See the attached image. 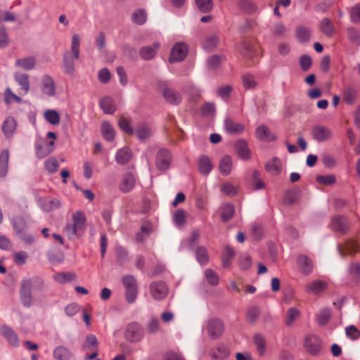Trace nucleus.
I'll use <instances>...</instances> for the list:
<instances>
[{
  "label": "nucleus",
  "mask_w": 360,
  "mask_h": 360,
  "mask_svg": "<svg viewBox=\"0 0 360 360\" xmlns=\"http://www.w3.org/2000/svg\"><path fill=\"white\" fill-rule=\"evenodd\" d=\"M238 49L240 53L248 59L253 58L256 52L255 43L250 40L242 41Z\"/></svg>",
  "instance_id": "a211bd4d"
},
{
  "label": "nucleus",
  "mask_w": 360,
  "mask_h": 360,
  "mask_svg": "<svg viewBox=\"0 0 360 360\" xmlns=\"http://www.w3.org/2000/svg\"><path fill=\"white\" fill-rule=\"evenodd\" d=\"M4 100L7 105L13 102L17 103H20L22 102L21 97L14 94L9 87L6 88L4 91Z\"/></svg>",
  "instance_id": "a19ab883"
},
{
  "label": "nucleus",
  "mask_w": 360,
  "mask_h": 360,
  "mask_svg": "<svg viewBox=\"0 0 360 360\" xmlns=\"http://www.w3.org/2000/svg\"><path fill=\"white\" fill-rule=\"evenodd\" d=\"M235 256L234 250L227 246L224 250V253L221 258V262L224 267L227 268L231 265V261Z\"/></svg>",
  "instance_id": "79ce46f5"
},
{
  "label": "nucleus",
  "mask_w": 360,
  "mask_h": 360,
  "mask_svg": "<svg viewBox=\"0 0 360 360\" xmlns=\"http://www.w3.org/2000/svg\"><path fill=\"white\" fill-rule=\"evenodd\" d=\"M218 44V37L216 35H212L207 37L203 43V48L206 50H212Z\"/></svg>",
  "instance_id": "680f3d73"
},
{
  "label": "nucleus",
  "mask_w": 360,
  "mask_h": 360,
  "mask_svg": "<svg viewBox=\"0 0 360 360\" xmlns=\"http://www.w3.org/2000/svg\"><path fill=\"white\" fill-rule=\"evenodd\" d=\"M8 150H3L0 154V177L6 176L8 173Z\"/></svg>",
  "instance_id": "473e14b6"
},
{
  "label": "nucleus",
  "mask_w": 360,
  "mask_h": 360,
  "mask_svg": "<svg viewBox=\"0 0 360 360\" xmlns=\"http://www.w3.org/2000/svg\"><path fill=\"white\" fill-rule=\"evenodd\" d=\"M135 134L139 140L145 141L152 136V130L146 124L140 123L135 127Z\"/></svg>",
  "instance_id": "393cba45"
},
{
  "label": "nucleus",
  "mask_w": 360,
  "mask_h": 360,
  "mask_svg": "<svg viewBox=\"0 0 360 360\" xmlns=\"http://www.w3.org/2000/svg\"><path fill=\"white\" fill-rule=\"evenodd\" d=\"M242 82L244 88L246 89H254L257 84L254 77L249 74L242 76Z\"/></svg>",
  "instance_id": "5fc2aeb1"
},
{
  "label": "nucleus",
  "mask_w": 360,
  "mask_h": 360,
  "mask_svg": "<svg viewBox=\"0 0 360 360\" xmlns=\"http://www.w3.org/2000/svg\"><path fill=\"white\" fill-rule=\"evenodd\" d=\"M53 356L58 360H70L71 353L66 347L59 346L54 349Z\"/></svg>",
  "instance_id": "ea45409f"
},
{
  "label": "nucleus",
  "mask_w": 360,
  "mask_h": 360,
  "mask_svg": "<svg viewBox=\"0 0 360 360\" xmlns=\"http://www.w3.org/2000/svg\"><path fill=\"white\" fill-rule=\"evenodd\" d=\"M235 147L237 154L241 159L247 160L250 158L251 153L245 140L241 139L236 141Z\"/></svg>",
  "instance_id": "a878e982"
},
{
  "label": "nucleus",
  "mask_w": 360,
  "mask_h": 360,
  "mask_svg": "<svg viewBox=\"0 0 360 360\" xmlns=\"http://www.w3.org/2000/svg\"><path fill=\"white\" fill-rule=\"evenodd\" d=\"M224 127L229 134H240L244 131V125L234 122L230 118H226L224 120Z\"/></svg>",
  "instance_id": "4be33fe9"
},
{
  "label": "nucleus",
  "mask_w": 360,
  "mask_h": 360,
  "mask_svg": "<svg viewBox=\"0 0 360 360\" xmlns=\"http://www.w3.org/2000/svg\"><path fill=\"white\" fill-rule=\"evenodd\" d=\"M86 348L93 351L91 355L86 356L85 360H92L98 356L97 345L98 340L94 335H89L86 338Z\"/></svg>",
  "instance_id": "412c9836"
},
{
  "label": "nucleus",
  "mask_w": 360,
  "mask_h": 360,
  "mask_svg": "<svg viewBox=\"0 0 360 360\" xmlns=\"http://www.w3.org/2000/svg\"><path fill=\"white\" fill-rule=\"evenodd\" d=\"M135 176L131 172H127L124 174L122 180L120 184V189L123 193L131 191L135 185Z\"/></svg>",
  "instance_id": "6ab92c4d"
},
{
  "label": "nucleus",
  "mask_w": 360,
  "mask_h": 360,
  "mask_svg": "<svg viewBox=\"0 0 360 360\" xmlns=\"http://www.w3.org/2000/svg\"><path fill=\"white\" fill-rule=\"evenodd\" d=\"M234 207L231 204H226L221 208V218L223 221H229L233 216Z\"/></svg>",
  "instance_id": "49530a36"
},
{
  "label": "nucleus",
  "mask_w": 360,
  "mask_h": 360,
  "mask_svg": "<svg viewBox=\"0 0 360 360\" xmlns=\"http://www.w3.org/2000/svg\"><path fill=\"white\" fill-rule=\"evenodd\" d=\"M205 276L207 283L213 286L218 285L219 277L218 275L211 269H207L205 271Z\"/></svg>",
  "instance_id": "864d4df0"
},
{
  "label": "nucleus",
  "mask_w": 360,
  "mask_h": 360,
  "mask_svg": "<svg viewBox=\"0 0 360 360\" xmlns=\"http://www.w3.org/2000/svg\"><path fill=\"white\" fill-rule=\"evenodd\" d=\"M172 159L170 151L166 148H161L157 153L155 165L159 170L166 171L171 165Z\"/></svg>",
  "instance_id": "0eeeda50"
},
{
  "label": "nucleus",
  "mask_w": 360,
  "mask_h": 360,
  "mask_svg": "<svg viewBox=\"0 0 360 360\" xmlns=\"http://www.w3.org/2000/svg\"><path fill=\"white\" fill-rule=\"evenodd\" d=\"M117 263L122 266L128 260V252L121 246H117L115 248Z\"/></svg>",
  "instance_id": "c03bdc74"
},
{
  "label": "nucleus",
  "mask_w": 360,
  "mask_h": 360,
  "mask_svg": "<svg viewBox=\"0 0 360 360\" xmlns=\"http://www.w3.org/2000/svg\"><path fill=\"white\" fill-rule=\"evenodd\" d=\"M197 167L199 172L205 176L208 175L213 169V165L210 158L205 155L199 157Z\"/></svg>",
  "instance_id": "ddd939ff"
},
{
  "label": "nucleus",
  "mask_w": 360,
  "mask_h": 360,
  "mask_svg": "<svg viewBox=\"0 0 360 360\" xmlns=\"http://www.w3.org/2000/svg\"><path fill=\"white\" fill-rule=\"evenodd\" d=\"M11 223L19 238L28 244H31L35 241L34 237L27 233V224L22 217H15L13 218Z\"/></svg>",
  "instance_id": "20e7f679"
},
{
  "label": "nucleus",
  "mask_w": 360,
  "mask_h": 360,
  "mask_svg": "<svg viewBox=\"0 0 360 360\" xmlns=\"http://www.w3.org/2000/svg\"><path fill=\"white\" fill-rule=\"evenodd\" d=\"M27 257V254L23 251L17 252L13 255V261L18 265H22L25 264Z\"/></svg>",
  "instance_id": "0e129e2a"
},
{
  "label": "nucleus",
  "mask_w": 360,
  "mask_h": 360,
  "mask_svg": "<svg viewBox=\"0 0 360 360\" xmlns=\"http://www.w3.org/2000/svg\"><path fill=\"white\" fill-rule=\"evenodd\" d=\"M331 226L334 231L340 233H345L349 230V224L347 218L341 215L333 218Z\"/></svg>",
  "instance_id": "4468645a"
},
{
  "label": "nucleus",
  "mask_w": 360,
  "mask_h": 360,
  "mask_svg": "<svg viewBox=\"0 0 360 360\" xmlns=\"http://www.w3.org/2000/svg\"><path fill=\"white\" fill-rule=\"evenodd\" d=\"M351 21L354 23L360 22V4L354 5L350 11Z\"/></svg>",
  "instance_id": "69168bd1"
},
{
  "label": "nucleus",
  "mask_w": 360,
  "mask_h": 360,
  "mask_svg": "<svg viewBox=\"0 0 360 360\" xmlns=\"http://www.w3.org/2000/svg\"><path fill=\"white\" fill-rule=\"evenodd\" d=\"M163 96L168 103L174 105L179 104L181 101V95L172 89H165Z\"/></svg>",
  "instance_id": "72a5a7b5"
},
{
  "label": "nucleus",
  "mask_w": 360,
  "mask_h": 360,
  "mask_svg": "<svg viewBox=\"0 0 360 360\" xmlns=\"http://www.w3.org/2000/svg\"><path fill=\"white\" fill-rule=\"evenodd\" d=\"M349 272L354 280L360 281V263H353L351 264Z\"/></svg>",
  "instance_id": "e2e57ef3"
},
{
  "label": "nucleus",
  "mask_w": 360,
  "mask_h": 360,
  "mask_svg": "<svg viewBox=\"0 0 360 360\" xmlns=\"http://www.w3.org/2000/svg\"><path fill=\"white\" fill-rule=\"evenodd\" d=\"M147 14L145 10L138 9L132 14V20L134 22L143 25L146 21Z\"/></svg>",
  "instance_id": "3c124183"
},
{
  "label": "nucleus",
  "mask_w": 360,
  "mask_h": 360,
  "mask_svg": "<svg viewBox=\"0 0 360 360\" xmlns=\"http://www.w3.org/2000/svg\"><path fill=\"white\" fill-rule=\"evenodd\" d=\"M327 288V283L321 280H316L307 284L306 289L309 292L319 294Z\"/></svg>",
  "instance_id": "c756f323"
},
{
  "label": "nucleus",
  "mask_w": 360,
  "mask_h": 360,
  "mask_svg": "<svg viewBox=\"0 0 360 360\" xmlns=\"http://www.w3.org/2000/svg\"><path fill=\"white\" fill-rule=\"evenodd\" d=\"M151 296L157 300L164 299L168 292L167 285L163 281H155L150 283L149 286Z\"/></svg>",
  "instance_id": "9d476101"
},
{
  "label": "nucleus",
  "mask_w": 360,
  "mask_h": 360,
  "mask_svg": "<svg viewBox=\"0 0 360 360\" xmlns=\"http://www.w3.org/2000/svg\"><path fill=\"white\" fill-rule=\"evenodd\" d=\"M256 136L262 141H272L275 139L274 135L271 133L270 129L265 125H260L256 129Z\"/></svg>",
  "instance_id": "c85d7f7f"
},
{
  "label": "nucleus",
  "mask_w": 360,
  "mask_h": 360,
  "mask_svg": "<svg viewBox=\"0 0 360 360\" xmlns=\"http://www.w3.org/2000/svg\"><path fill=\"white\" fill-rule=\"evenodd\" d=\"M122 283L126 289L137 288L136 278L131 275H127L122 277Z\"/></svg>",
  "instance_id": "052dcab7"
},
{
  "label": "nucleus",
  "mask_w": 360,
  "mask_h": 360,
  "mask_svg": "<svg viewBox=\"0 0 360 360\" xmlns=\"http://www.w3.org/2000/svg\"><path fill=\"white\" fill-rule=\"evenodd\" d=\"M347 35L351 41L359 43L360 41V30L354 27L347 29Z\"/></svg>",
  "instance_id": "774afa93"
},
{
  "label": "nucleus",
  "mask_w": 360,
  "mask_h": 360,
  "mask_svg": "<svg viewBox=\"0 0 360 360\" xmlns=\"http://www.w3.org/2000/svg\"><path fill=\"white\" fill-rule=\"evenodd\" d=\"M338 248L341 256L345 257L348 254L352 255L357 252L359 251V245L355 240L349 239L345 243L339 244Z\"/></svg>",
  "instance_id": "f8f14e48"
},
{
  "label": "nucleus",
  "mask_w": 360,
  "mask_h": 360,
  "mask_svg": "<svg viewBox=\"0 0 360 360\" xmlns=\"http://www.w3.org/2000/svg\"><path fill=\"white\" fill-rule=\"evenodd\" d=\"M196 6L202 13H207L212 8V0H195Z\"/></svg>",
  "instance_id": "6e6d98bb"
},
{
  "label": "nucleus",
  "mask_w": 360,
  "mask_h": 360,
  "mask_svg": "<svg viewBox=\"0 0 360 360\" xmlns=\"http://www.w3.org/2000/svg\"><path fill=\"white\" fill-rule=\"evenodd\" d=\"M14 79L20 86V91L23 95H26L30 91L29 75L21 72H16L14 74Z\"/></svg>",
  "instance_id": "dca6fc26"
},
{
  "label": "nucleus",
  "mask_w": 360,
  "mask_h": 360,
  "mask_svg": "<svg viewBox=\"0 0 360 360\" xmlns=\"http://www.w3.org/2000/svg\"><path fill=\"white\" fill-rule=\"evenodd\" d=\"M342 98L347 104H353L356 98V90L352 86L345 87L343 91Z\"/></svg>",
  "instance_id": "4c0bfd02"
},
{
  "label": "nucleus",
  "mask_w": 360,
  "mask_h": 360,
  "mask_svg": "<svg viewBox=\"0 0 360 360\" xmlns=\"http://www.w3.org/2000/svg\"><path fill=\"white\" fill-rule=\"evenodd\" d=\"M118 124L120 129L128 135H132L134 131L131 127V124L125 117H122L119 119Z\"/></svg>",
  "instance_id": "4d7b16f0"
},
{
  "label": "nucleus",
  "mask_w": 360,
  "mask_h": 360,
  "mask_svg": "<svg viewBox=\"0 0 360 360\" xmlns=\"http://www.w3.org/2000/svg\"><path fill=\"white\" fill-rule=\"evenodd\" d=\"M207 332L208 335L212 339H217L220 337L224 332L222 321L217 318L210 319L207 321Z\"/></svg>",
  "instance_id": "1a4fd4ad"
},
{
  "label": "nucleus",
  "mask_w": 360,
  "mask_h": 360,
  "mask_svg": "<svg viewBox=\"0 0 360 360\" xmlns=\"http://www.w3.org/2000/svg\"><path fill=\"white\" fill-rule=\"evenodd\" d=\"M229 354L230 352L227 347L224 345H219L211 351L210 355L213 359L224 360Z\"/></svg>",
  "instance_id": "2f4dec72"
},
{
  "label": "nucleus",
  "mask_w": 360,
  "mask_h": 360,
  "mask_svg": "<svg viewBox=\"0 0 360 360\" xmlns=\"http://www.w3.org/2000/svg\"><path fill=\"white\" fill-rule=\"evenodd\" d=\"M42 92L48 96H53L56 94V86L53 78L45 75L41 78Z\"/></svg>",
  "instance_id": "2eb2a0df"
},
{
  "label": "nucleus",
  "mask_w": 360,
  "mask_h": 360,
  "mask_svg": "<svg viewBox=\"0 0 360 360\" xmlns=\"http://www.w3.org/2000/svg\"><path fill=\"white\" fill-rule=\"evenodd\" d=\"M321 340L314 334L307 335L304 340V347L311 355L319 354L321 350Z\"/></svg>",
  "instance_id": "6e6552de"
},
{
  "label": "nucleus",
  "mask_w": 360,
  "mask_h": 360,
  "mask_svg": "<svg viewBox=\"0 0 360 360\" xmlns=\"http://www.w3.org/2000/svg\"><path fill=\"white\" fill-rule=\"evenodd\" d=\"M297 264L301 269V271L305 274L309 275L313 270L312 261L306 255H300L297 257Z\"/></svg>",
  "instance_id": "5701e85b"
},
{
  "label": "nucleus",
  "mask_w": 360,
  "mask_h": 360,
  "mask_svg": "<svg viewBox=\"0 0 360 360\" xmlns=\"http://www.w3.org/2000/svg\"><path fill=\"white\" fill-rule=\"evenodd\" d=\"M300 313L298 309L294 307L290 308L286 314L285 323L288 326H291L293 322L299 317Z\"/></svg>",
  "instance_id": "603ef678"
},
{
  "label": "nucleus",
  "mask_w": 360,
  "mask_h": 360,
  "mask_svg": "<svg viewBox=\"0 0 360 360\" xmlns=\"http://www.w3.org/2000/svg\"><path fill=\"white\" fill-rule=\"evenodd\" d=\"M75 275L70 272H61L53 276L54 280L59 283H65L72 281Z\"/></svg>",
  "instance_id": "8fccbe9b"
},
{
  "label": "nucleus",
  "mask_w": 360,
  "mask_h": 360,
  "mask_svg": "<svg viewBox=\"0 0 360 360\" xmlns=\"http://www.w3.org/2000/svg\"><path fill=\"white\" fill-rule=\"evenodd\" d=\"M81 38L78 34H74L71 38L70 51L64 53L62 68L63 71L72 75L75 70V60H78L80 56Z\"/></svg>",
  "instance_id": "f03ea898"
},
{
  "label": "nucleus",
  "mask_w": 360,
  "mask_h": 360,
  "mask_svg": "<svg viewBox=\"0 0 360 360\" xmlns=\"http://www.w3.org/2000/svg\"><path fill=\"white\" fill-rule=\"evenodd\" d=\"M159 43H154L153 46H147L141 49L140 55L143 60L152 59L156 53L157 50L159 49Z\"/></svg>",
  "instance_id": "cd10ccee"
},
{
  "label": "nucleus",
  "mask_w": 360,
  "mask_h": 360,
  "mask_svg": "<svg viewBox=\"0 0 360 360\" xmlns=\"http://www.w3.org/2000/svg\"><path fill=\"white\" fill-rule=\"evenodd\" d=\"M131 158V153L128 148H123L119 150L115 155V160L120 165H125Z\"/></svg>",
  "instance_id": "f704fd0d"
},
{
  "label": "nucleus",
  "mask_w": 360,
  "mask_h": 360,
  "mask_svg": "<svg viewBox=\"0 0 360 360\" xmlns=\"http://www.w3.org/2000/svg\"><path fill=\"white\" fill-rule=\"evenodd\" d=\"M45 120L53 125H57L60 122V115L55 110H47L44 112Z\"/></svg>",
  "instance_id": "37998d69"
},
{
  "label": "nucleus",
  "mask_w": 360,
  "mask_h": 360,
  "mask_svg": "<svg viewBox=\"0 0 360 360\" xmlns=\"http://www.w3.org/2000/svg\"><path fill=\"white\" fill-rule=\"evenodd\" d=\"M310 31L307 27L300 26L296 30V36L299 41L304 43L310 39Z\"/></svg>",
  "instance_id": "a18cd8bd"
},
{
  "label": "nucleus",
  "mask_w": 360,
  "mask_h": 360,
  "mask_svg": "<svg viewBox=\"0 0 360 360\" xmlns=\"http://www.w3.org/2000/svg\"><path fill=\"white\" fill-rule=\"evenodd\" d=\"M100 107L106 114H112L115 110V104L111 97H103L100 101Z\"/></svg>",
  "instance_id": "7c9ffc66"
},
{
  "label": "nucleus",
  "mask_w": 360,
  "mask_h": 360,
  "mask_svg": "<svg viewBox=\"0 0 360 360\" xmlns=\"http://www.w3.org/2000/svg\"><path fill=\"white\" fill-rule=\"evenodd\" d=\"M101 132L103 138L108 141H112L115 137V131L108 122H103L101 124Z\"/></svg>",
  "instance_id": "58836bf2"
},
{
  "label": "nucleus",
  "mask_w": 360,
  "mask_h": 360,
  "mask_svg": "<svg viewBox=\"0 0 360 360\" xmlns=\"http://www.w3.org/2000/svg\"><path fill=\"white\" fill-rule=\"evenodd\" d=\"M188 51L187 46L184 43L176 44L171 51L169 61L177 62L183 60L186 56Z\"/></svg>",
  "instance_id": "9b49d317"
},
{
  "label": "nucleus",
  "mask_w": 360,
  "mask_h": 360,
  "mask_svg": "<svg viewBox=\"0 0 360 360\" xmlns=\"http://www.w3.org/2000/svg\"><path fill=\"white\" fill-rule=\"evenodd\" d=\"M44 289V281L38 276L27 277L22 279L19 290L20 300L25 308H30L33 304L34 292H41Z\"/></svg>",
  "instance_id": "f257e3e1"
},
{
  "label": "nucleus",
  "mask_w": 360,
  "mask_h": 360,
  "mask_svg": "<svg viewBox=\"0 0 360 360\" xmlns=\"http://www.w3.org/2000/svg\"><path fill=\"white\" fill-rule=\"evenodd\" d=\"M16 125V121L13 117H8L6 118L1 127L2 131L6 137L10 138L13 135Z\"/></svg>",
  "instance_id": "b1692460"
},
{
  "label": "nucleus",
  "mask_w": 360,
  "mask_h": 360,
  "mask_svg": "<svg viewBox=\"0 0 360 360\" xmlns=\"http://www.w3.org/2000/svg\"><path fill=\"white\" fill-rule=\"evenodd\" d=\"M320 29L325 35L331 37L334 33L335 27L331 20L326 18L320 22Z\"/></svg>",
  "instance_id": "e433bc0d"
},
{
  "label": "nucleus",
  "mask_w": 360,
  "mask_h": 360,
  "mask_svg": "<svg viewBox=\"0 0 360 360\" xmlns=\"http://www.w3.org/2000/svg\"><path fill=\"white\" fill-rule=\"evenodd\" d=\"M280 160L278 158H274L271 161L266 163V169L272 174H277L280 169Z\"/></svg>",
  "instance_id": "bf43d9fd"
},
{
  "label": "nucleus",
  "mask_w": 360,
  "mask_h": 360,
  "mask_svg": "<svg viewBox=\"0 0 360 360\" xmlns=\"http://www.w3.org/2000/svg\"><path fill=\"white\" fill-rule=\"evenodd\" d=\"M86 224V217L82 212H76L72 214V222L68 224L64 231L70 239L74 237H80L84 229Z\"/></svg>",
  "instance_id": "7ed1b4c3"
},
{
  "label": "nucleus",
  "mask_w": 360,
  "mask_h": 360,
  "mask_svg": "<svg viewBox=\"0 0 360 360\" xmlns=\"http://www.w3.org/2000/svg\"><path fill=\"white\" fill-rule=\"evenodd\" d=\"M259 315L260 311L257 307H250L247 311V320L250 323H255Z\"/></svg>",
  "instance_id": "13d9d810"
},
{
  "label": "nucleus",
  "mask_w": 360,
  "mask_h": 360,
  "mask_svg": "<svg viewBox=\"0 0 360 360\" xmlns=\"http://www.w3.org/2000/svg\"><path fill=\"white\" fill-rule=\"evenodd\" d=\"M345 333L348 338L352 340H357L360 337V331L353 325L345 328Z\"/></svg>",
  "instance_id": "338daca9"
},
{
  "label": "nucleus",
  "mask_w": 360,
  "mask_h": 360,
  "mask_svg": "<svg viewBox=\"0 0 360 360\" xmlns=\"http://www.w3.org/2000/svg\"><path fill=\"white\" fill-rule=\"evenodd\" d=\"M143 329L137 323H131L127 326L124 330V338L132 343L140 342L143 337Z\"/></svg>",
  "instance_id": "39448f33"
},
{
  "label": "nucleus",
  "mask_w": 360,
  "mask_h": 360,
  "mask_svg": "<svg viewBox=\"0 0 360 360\" xmlns=\"http://www.w3.org/2000/svg\"><path fill=\"white\" fill-rule=\"evenodd\" d=\"M253 340L259 355H264L266 351V341L264 337L260 334H256L254 336Z\"/></svg>",
  "instance_id": "de8ad7c7"
},
{
  "label": "nucleus",
  "mask_w": 360,
  "mask_h": 360,
  "mask_svg": "<svg viewBox=\"0 0 360 360\" xmlns=\"http://www.w3.org/2000/svg\"><path fill=\"white\" fill-rule=\"evenodd\" d=\"M233 162L230 155H224L219 161V168L221 174L224 176L229 175L232 169Z\"/></svg>",
  "instance_id": "bb28decb"
},
{
  "label": "nucleus",
  "mask_w": 360,
  "mask_h": 360,
  "mask_svg": "<svg viewBox=\"0 0 360 360\" xmlns=\"http://www.w3.org/2000/svg\"><path fill=\"white\" fill-rule=\"evenodd\" d=\"M37 65L36 58L34 56H28L16 59L15 65L24 70H32Z\"/></svg>",
  "instance_id": "aec40b11"
},
{
  "label": "nucleus",
  "mask_w": 360,
  "mask_h": 360,
  "mask_svg": "<svg viewBox=\"0 0 360 360\" xmlns=\"http://www.w3.org/2000/svg\"><path fill=\"white\" fill-rule=\"evenodd\" d=\"M331 316L330 309L325 308L321 309L316 315V321L319 326H325L328 323Z\"/></svg>",
  "instance_id": "c9c22d12"
},
{
  "label": "nucleus",
  "mask_w": 360,
  "mask_h": 360,
  "mask_svg": "<svg viewBox=\"0 0 360 360\" xmlns=\"http://www.w3.org/2000/svg\"><path fill=\"white\" fill-rule=\"evenodd\" d=\"M311 136L318 142L329 141L333 138L332 130L324 125L316 124L311 127Z\"/></svg>",
  "instance_id": "423d86ee"
},
{
  "label": "nucleus",
  "mask_w": 360,
  "mask_h": 360,
  "mask_svg": "<svg viewBox=\"0 0 360 360\" xmlns=\"http://www.w3.org/2000/svg\"><path fill=\"white\" fill-rule=\"evenodd\" d=\"M196 259L198 262L202 264L205 265L209 260V256L206 248L203 246H200L196 250Z\"/></svg>",
  "instance_id": "09e8293b"
},
{
  "label": "nucleus",
  "mask_w": 360,
  "mask_h": 360,
  "mask_svg": "<svg viewBox=\"0 0 360 360\" xmlns=\"http://www.w3.org/2000/svg\"><path fill=\"white\" fill-rule=\"evenodd\" d=\"M0 333L10 345L14 347L18 346V335L11 328L7 326H2L0 328Z\"/></svg>",
  "instance_id": "f3484780"
}]
</instances>
